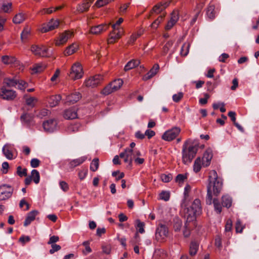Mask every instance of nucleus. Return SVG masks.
<instances>
[{
	"label": "nucleus",
	"instance_id": "f257e3e1",
	"mask_svg": "<svg viewBox=\"0 0 259 259\" xmlns=\"http://www.w3.org/2000/svg\"><path fill=\"white\" fill-rule=\"evenodd\" d=\"M209 183L207 187V194L206 197V203L210 205L212 203V193L218 196L220 193L223 187V181L218 176L215 170H212L209 172Z\"/></svg>",
	"mask_w": 259,
	"mask_h": 259
},
{
	"label": "nucleus",
	"instance_id": "f03ea898",
	"mask_svg": "<svg viewBox=\"0 0 259 259\" xmlns=\"http://www.w3.org/2000/svg\"><path fill=\"white\" fill-rule=\"evenodd\" d=\"M198 151V146L193 145L190 139L187 140L182 148V160L184 164L191 162Z\"/></svg>",
	"mask_w": 259,
	"mask_h": 259
},
{
	"label": "nucleus",
	"instance_id": "7ed1b4c3",
	"mask_svg": "<svg viewBox=\"0 0 259 259\" xmlns=\"http://www.w3.org/2000/svg\"><path fill=\"white\" fill-rule=\"evenodd\" d=\"M184 211L187 222L194 221L197 215H200L202 212L200 200L199 199H195L189 207L185 208Z\"/></svg>",
	"mask_w": 259,
	"mask_h": 259
},
{
	"label": "nucleus",
	"instance_id": "20e7f679",
	"mask_svg": "<svg viewBox=\"0 0 259 259\" xmlns=\"http://www.w3.org/2000/svg\"><path fill=\"white\" fill-rule=\"evenodd\" d=\"M123 82L122 80L120 78L115 79L106 86L101 91V93L105 96L108 95L118 90L122 85Z\"/></svg>",
	"mask_w": 259,
	"mask_h": 259
},
{
	"label": "nucleus",
	"instance_id": "39448f33",
	"mask_svg": "<svg viewBox=\"0 0 259 259\" xmlns=\"http://www.w3.org/2000/svg\"><path fill=\"white\" fill-rule=\"evenodd\" d=\"M113 30L109 34L108 39V44H113L116 42L124 34L123 29L121 27H116V25H112Z\"/></svg>",
	"mask_w": 259,
	"mask_h": 259
},
{
	"label": "nucleus",
	"instance_id": "423d86ee",
	"mask_svg": "<svg viewBox=\"0 0 259 259\" xmlns=\"http://www.w3.org/2000/svg\"><path fill=\"white\" fill-rule=\"evenodd\" d=\"M13 188L9 185L0 186V201L6 200L10 198L13 193Z\"/></svg>",
	"mask_w": 259,
	"mask_h": 259
},
{
	"label": "nucleus",
	"instance_id": "0eeeda50",
	"mask_svg": "<svg viewBox=\"0 0 259 259\" xmlns=\"http://www.w3.org/2000/svg\"><path fill=\"white\" fill-rule=\"evenodd\" d=\"M83 74L82 68L79 63H74L71 69L69 76L73 80H76L82 77Z\"/></svg>",
	"mask_w": 259,
	"mask_h": 259
},
{
	"label": "nucleus",
	"instance_id": "6e6552de",
	"mask_svg": "<svg viewBox=\"0 0 259 259\" xmlns=\"http://www.w3.org/2000/svg\"><path fill=\"white\" fill-rule=\"evenodd\" d=\"M17 96L15 91L7 89L6 87H3L0 89V97L4 100H13Z\"/></svg>",
	"mask_w": 259,
	"mask_h": 259
},
{
	"label": "nucleus",
	"instance_id": "1a4fd4ad",
	"mask_svg": "<svg viewBox=\"0 0 259 259\" xmlns=\"http://www.w3.org/2000/svg\"><path fill=\"white\" fill-rule=\"evenodd\" d=\"M181 129L178 127H174L166 131L162 136V139L166 141H170L175 139L180 134Z\"/></svg>",
	"mask_w": 259,
	"mask_h": 259
},
{
	"label": "nucleus",
	"instance_id": "9d476101",
	"mask_svg": "<svg viewBox=\"0 0 259 259\" xmlns=\"http://www.w3.org/2000/svg\"><path fill=\"white\" fill-rule=\"evenodd\" d=\"M168 234V230L167 227L165 225L159 224L156 230V239L158 241H161L165 238Z\"/></svg>",
	"mask_w": 259,
	"mask_h": 259
},
{
	"label": "nucleus",
	"instance_id": "9b49d317",
	"mask_svg": "<svg viewBox=\"0 0 259 259\" xmlns=\"http://www.w3.org/2000/svg\"><path fill=\"white\" fill-rule=\"evenodd\" d=\"M73 36V33L72 32L69 30H66L60 34L58 38L55 41V45L58 46L63 45Z\"/></svg>",
	"mask_w": 259,
	"mask_h": 259
},
{
	"label": "nucleus",
	"instance_id": "f8f14e48",
	"mask_svg": "<svg viewBox=\"0 0 259 259\" xmlns=\"http://www.w3.org/2000/svg\"><path fill=\"white\" fill-rule=\"evenodd\" d=\"M119 156L121 158H124L125 162H128L130 166H132V161L135 158V154L134 150L129 148L125 149L124 151L120 153Z\"/></svg>",
	"mask_w": 259,
	"mask_h": 259
},
{
	"label": "nucleus",
	"instance_id": "ddd939ff",
	"mask_svg": "<svg viewBox=\"0 0 259 259\" xmlns=\"http://www.w3.org/2000/svg\"><path fill=\"white\" fill-rule=\"evenodd\" d=\"M103 80V77L101 74H97L90 77L85 81L87 87L95 88L101 83Z\"/></svg>",
	"mask_w": 259,
	"mask_h": 259
},
{
	"label": "nucleus",
	"instance_id": "4468645a",
	"mask_svg": "<svg viewBox=\"0 0 259 259\" xmlns=\"http://www.w3.org/2000/svg\"><path fill=\"white\" fill-rule=\"evenodd\" d=\"M59 25V21L58 20L52 19L47 24H44L42 25L40 28V31L42 33L47 32L57 28Z\"/></svg>",
	"mask_w": 259,
	"mask_h": 259
},
{
	"label": "nucleus",
	"instance_id": "2eb2a0df",
	"mask_svg": "<svg viewBox=\"0 0 259 259\" xmlns=\"http://www.w3.org/2000/svg\"><path fill=\"white\" fill-rule=\"evenodd\" d=\"M31 50L35 55L43 57L48 56V49L45 46L33 45L31 47Z\"/></svg>",
	"mask_w": 259,
	"mask_h": 259
},
{
	"label": "nucleus",
	"instance_id": "dca6fc26",
	"mask_svg": "<svg viewBox=\"0 0 259 259\" xmlns=\"http://www.w3.org/2000/svg\"><path fill=\"white\" fill-rule=\"evenodd\" d=\"M57 125V121L53 119L47 120L43 123L44 128L48 132H54L56 129Z\"/></svg>",
	"mask_w": 259,
	"mask_h": 259
},
{
	"label": "nucleus",
	"instance_id": "f3484780",
	"mask_svg": "<svg viewBox=\"0 0 259 259\" xmlns=\"http://www.w3.org/2000/svg\"><path fill=\"white\" fill-rule=\"evenodd\" d=\"M13 149V146L10 144H7L3 147V153L8 159L12 160L14 158Z\"/></svg>",
	"mask_w": 259,
	"mask_h": 259
},
{
	"label": "nucleus",
	"instance_id": "a211bd4d",
	"mask_svg": "<svg viewBox=\"0 0 259 259\" xmlns=\"http://www.w3.org/2000/svg\"><path fill=\"white\" fill-rule=\"evenodd\" d=\"M109 25L102 24L91 28L90 33L93 34L98 35L108 29Z\"/></svg>",
	"mask_w": 259,
	"mask_h": 259
},
{
	"label": "nucleus",
	"instance_id": "6ab92c4d",
	"mask_svg": "<svg viewBox=\"0 0 259 259\" xmlns=\"http://www.w3.org/2000/svg\"><path fill=\"white\" fill-rule=\"evenodd\" d=\"M212 158V152L210 149H207L203 154L202 160V164L204 167L209 165Z\"/></svg>",
	"mask_w": 259,
	"mask_h": 259
},
{
	"label": "nucleus",
	"instance_id": "aec40b11",
	"mask_svg": "<svg viewBox=\"0 0 259 259\" xmlns=\"http://www.w3.org/2000/svg\"><path fill=\"white\" fill-rule=\"evenodd\" d=\"M64 117L67 119H73L77 118V109L74 107L66 110L64 113Z\"/></svg>",
	"mask_w": 259,
	"mask_h": 259
},
{
	"label": "nucleus",
	"instance_id": "412c9836",
	"mask_svg": "<svg viewBox=\"0 0 259 259\" xmlns=\"http://www.w3.org/2000/svg\"><path fill=\"white\" fill-rule=\"evenodd\" d=\"M39 213L36 210H33L29 212L24 222V226L26 227L29 225L33 221L35 220V217Z\"/></svg>",
	"mask_w": 259,
	"mask_h": 259
},
{
	"label": "nucleus",
	"instance_id": "4be33fe9",
	"mask_svg": "<svg viewBox=\"0 0 259 259\" xmlns=\"http://www.w3.org/2000/svg\"><path fill=\"white\" fill-rule=\"evenodd\" d=\"M159 69V66L158 64H154L152 68L151 69V70L146 75L144 76L143 79L145 80H147L152 78L157 73Z\"/></svg>",
	"mask_w": 259,
	"mask_h": 259
},
{
	"label": "nucleus",
	"instance_id": "5701e85b",
	"mask_svg": "<svg viewBox=\"0 0 259 259\" xmlns=\"http://www.w3.org/2000/svg\"><path fill=\"white\" fill-rule=\"evenodd\" d=\"M61 100V96L60 95H54L50 97L48 102L50 106L52 107L58 105Z\"/></svg>",
	"mask_w": 259,
	"mask_h": 259
},
{
	"label": "nucleus",
	"instance_id": "b1692460",
	"mask_svg": "<svg viewBox=\"0 0 259 259\" xmlns=\"http://www.w3.org/2000/svg\"><path fill=\"white\" fill-rule=\"evenodd\" d=\"M81 98V95L79 93H75L70 95L67 97V102L71 104H74L77 102Z\"/></svg>",
	"mask_w": 259,
	"mask_h": 259
},
{
	"label": "nucleus",
	"instance_id": "393cba45",
	"mask_svg": "<svg viewBox=\"0 0 259 259\" xmlns=\"http://www.w3.org/2000/svg\"><path fill=\"white\" fill-rule=\"evenodd\" d=\"M86 159V157H81L77 159H73L70 161L69 163V167L71 168H74L77 166L80 165Z\"/></svg>",
	"mask_w": 259,
	"mask_h": 259
},
{
	"label": "nucleus",
	"instance_id": "a878e982",
	"mask_svg": "<svg viewBox=\"0 0 259 259\" xmlns=\"http://www.w3.org/2000/svg\"><path fill=\"white\" fill-rule=\"evenodd\" d=\"M206 15L207 17L213 20L215 17V6L213 5H210L206 9Z\"/></svg>",
	"mask_w": 259,
	"mask_h": 259
},
{
	"label": "nucleus",
	"instance_id": "bb28decb",
	"mask_svg": "<svg viewBox=\"0 0 259 259\" xmlns=\"http://www.w3.org/2000/svg\"><path fill=\"white\" fill-rule=\"evenodd\" d=\"M140 63L139 60H132L129 61L124 66V70L125 71L130 70L137 66H138Z\"/></svg>",
	"mask_w": 259,
	"mask_h": 259
},
{
	"label": "nucleus",
	"instance_id": "cd10ccee",
	"mask_svg": "<svg viewBox=\"0 0 259 259\" xmlns=\"http://www.w3.org/2000/svg\"><path fill=\"white\" fill-rule=\"evenodd\" d=\"M199 244L197 242L192 241L190 245L189 254L191 256L195 255L198 249Z\"/></svg>",
	"mask_w": 259,
	"mask_h": 259
},
{
	"label": "nucleus",
	"instance_id": "c85d7f7f",
	"mask_svg": "<svg viewBox=\"0 0 259 259\" xmlns=\"http://www.w3.org/2000/svg\"><path fill=\"white\" fill-rule=\"evenodd\" d=\"M78 45L76 44H72L71 45L68 47L64 51L65 55H71L77 50Z\"/></svg>",
	"mask_w": 259,
	"mask_h": 259
},
{
	"label": "nucleus",
	"instance_id": "c756f323",
	"mask_svg": "<svg viewBox=\"0 0 259 259\" xmlns=\"http://www.w3.org/2000/svg\"><path fill=\"white\" fill-rule=\"evenodd\" d=\"M46 68V65L45 64L40 63L34 64L32 68V70L33 73H36L42 71Z\"/></svg>",
	"mask_w": 259,
	"mask_h": 259
},
{
	"label": "nucleus",
	"instance_id": "7c9ffc66",
	"mask_svg": "<svg viewBox=\"0 0 259 259\" xmlns=\"http://www.w3.org/2000/svg\"><path fill=\"white\" fill-rule=\"evenodd\" d=\"M222 205L224 207H230L232 204V199L228 195H223L222 197Z\"/></svg>",
	"mask_w": 259,
	"mask_h": 259
},
{
	"label": "nucleus",
	"instance_id": "2f4dec72",
	"mask_svg": "<svg viewBox=\"0 0 259 259\" xmlns=\"http://www.w3.org/2000/svg\"><path fill=\"white\" fill-rule=\"evenodd\" d=\"M173 228L176 232L180 231L182 226V221L178 218L176 217L173 220Z\"/></svg>",
	"mask_w": 259,
	"mask_h": 259
},
{
	"label": "nucleus",
	"instance_id": "473e14b6",
	"mask_svg": "<svg viewBox=\"0 0 259 259\" xmlns=\"http://www.w3.org/2000/svg\"><path fill=\"white\" fill-rule=\"evenodd\" d=\"M191 188L190 186L188 184H187L186 187H185L184 189V198L183 200V202L182 204V206L186 207V205L185 204V202L188 200V197H189V194L191 191Z\"/></svg>",
	"mask_w": 259,
	"mask_h": 259
},
{
	"label": "nucleus",
	"instance_id": "72a5a7b5",
	"mask_svg": "<svg viewBox=\"0 0 259 259\" xmlns=\"http://www.w3.org/2000/svg\"><path fill=\"white\" fill-rule=\"evenodd\" d=\"M30 33V29L28 26L25 27L21 34L22 41H25L29 36Z\"/></svg>",
	"mask_w": 259,
	"mask_h": 259
},
{
	"label": "nucleus",
	"instance_id": "f704fd0d",
	"mask_svg": "<svg viewBox=\"0 0 259 259\" xmlns=\"http://www.w3.org/2000/svg\"><path fill=\"white\" fill-rule=\"evenodd\" d=\"M30 177L31 178L32 180H33L35 184H38L39 183L40 176L38 171L37 170L33 169L31 171V176Z\"/></svg>",
	"mask_w": 259,
	"mask_h": 259
},
{
	"label": "nucleus",
	"instance_id": "c9c22d12",
	"mask_svg": "<svg viewBox=\"0 0 259 259\" xmlns=\"http://www.w3.org/2000/svg\"><path fill=\"white\" fill-rule=\"evenodd\" d=\"M25 16L22 13L16 14L13 18V21L15 24H20L23 22L25 20Z\"/></svg>",
	"mask_w": 259,
	"mask_h": 259
},
{
	"label": "nucleus",
	"instance_id": "e433bc0d",
	"mask_svg": "<svg viewBox=\"0 0 259 259\" xmlns=\"http://www.w3.org/2000/svg\"><path fill=\"white\" fill-rule=\"evenodd\" d=\"M202 164V160L200 157H198L195 160L194 165H193V169L194 171L196 172H198L201 169Z\"/></svg>",
	"mask_w": 259,
	"mask_h": 259
},
{
	"label": "nucleus",
	"instance_id": "4c0bfd02",
	"mask_svg": "<svg viewBox=\"0 0 259 259\" xmlns=\"http://www.w3.org/2000/svg\"><path fill=\"white\" fill-rule=\"evenodd\" d=\"M99 160L98 158H94L90 165V169L93 171H96L99 168Z\"/></svg>",
	"mask_w": 259,
	"mask_h": 259
},
{
	"label": "nucleus",
	"instance_id": "58836bf2",
	"mask_svg": "<svg viewBox=\"0 0 259 259\" xmlns=\"http://www.w3.org/2000/svg\"><path fill=\"white\" fill-rule=\"evenodd\" d=\"M90 244V242L89 241H85L82 243V245L84 247V249H83L82 251L83 254L87 255L92 251Z\"/></svg>",
	"mask_w": 259,
	"mask_h": 259
},
{
	"label": "nucleus",
	"instance_id": "ea45409f",
	"mask_svg": "<svg viewBox=\"0 0 259 259\" xmlns=\"http://www.w3.org/2000/svg\"><path fill=\"white\" fill-rule=\"evenodd\" d=\"M190 47L189 43L184 44L181 48V55L183 56H186L189 53Z\"/></svg>",
	"mask_w": 259,
	"mask_h": 259
},
{
	"label": "nucleus",
	"instance_id": "a19ab883",
	"mask_svg": "<svg viewBox=\"0 0 259 259\" xmlns=\"http://www.w3.org/2000/svg\"><path fill=\"white\" fill-rule=\"evenodd\" d=\"M3 62L6 64H9L14 63L16 61V58L13 57L4 56L2 58Z\"/></svg>",
	"mask_w": 259,
	"mask_h": 259
},
{
	"label": "nucleus",
	"instance_id": "79ce46f5",
	"mask_svg": "<svg viewBox=\"0 0 259 259\" xmlns=\"http://www.w3.org/2000/svg\"><path fill=\"white\" fill-rule=\"evenodd\" d=\"M213 204L215 210L218 213H220L222 211V204H221L218 199L214 198L213 200Z\"/></svg>",
	"mask_w": 259,
	"mask_h": 259
},
{
	"label": "nucleus",
	"instance_id": "37998d69",
	"mask_svg": "<svg viewBox=\"0 0 259 259\" xmlns=\"http://www.w3.org/2000/svg\"><path fill=\"white\" fill-rule=\"evenodd\" d=\"M12 4L11 3H4L1 9L5 13H10L12 11Z\"/></svg>",
	"mask_w": 259,
	"mask_h": 259
},
{
	"label": "nucleus",
	"instance_id": "c03bdc74",
	"mask_svg": "<svg viewBox=\"0 0 259 259\" xmlns=\"http://www.w3.org/2000/svg\"><path fill=\"white\" fill-rule=\"evenodd\" d=\"M90 7V4L89 2H85L81 5H79L77 8V10L80 12H83L84 11H88Z\"/></svg>",
	"mask_w": 259,
	"mask_h": 259
},
{
	"label": "nucleus",
	"instance_id": "a18cd8bd",
	"mask_svg": "<svg viewBox=\"0 0 259 259\" xmlns=\"http://www.w3.org/2000/svg\"><path fill=\"white\" fill-rule=\"evenodd\" d=\"M187 179V174H179L176 178V182L179 184H183Z\"/></svg>",
	"mask_w": 259,
	"mask_h": 259
},
{
	"label": "nucleus",
	"instance_id": "49530a36",
	"mask_svg": "<svg viewBox=\"0 0 259 259\" xmlns=\"http://www.w3.org/2000/svg\"><path fill=\"white\" fill-rule=\"evenodd\" d=\"M164 16H159L151 25L152 28L156 29L163 20Z\"/></svg>",
	"mask_w": 259,
	"mask_h": 259
},
{
	"label": "nucleus",
	"instance_id": "de8ad7c7",
	"mask_svg": "<svg viewBox=\"0 0 259 259\" xmlns=\"http://www.w3.org/2000/svg\"><path fill=\"white\" fill-rule=\"evenodd\" d=\"M27 171L26 168H22L21 166H19L17 167V174L20 177L26 176Z\"/></svg>",
	"mask_w": 259,
	"mask_h": 259
},
{
	"label": "nucleus",
	"instance_id": "09e8293b",
	"mask_svg": "<svg viewBox=\"0 0 259 259\" xmlns=\"http://www.w3.org/2000/svg\"><path fill=\"white\" fill-rule=\"evenodd\" d=\"M37 101V98L35 97H29L26 99V103L27 105L32 107H34L35 103Z\"/></svg>",
	"mask_w": 259,
	"mask_h": 259
},
{
	"label": "nucleus",
	"instance_id": "8fccbe9b",
	"mask_svg": "<svg viewBox=\"0 0 259 259\" xmlns=\"http://www.w3.org/2000/svg\"><path fill=\"white\" fill-rule=\"evenodd\" d=\"M173 42L172 41H168L164 46L162 50V54L163 55H166L169 50V49L172 47Z\"/></svg>",
	"mask_w": 259,
	"mask_h": 259
},
{
	"label": "nucleus",
	"instance_id": "3c124183",
	"mask_svg": "<svg viewBox=\"0 0 259 259\" xmlns=\"http://www.w3.org/2000/svg\"><path fill=\"white\" fill-rule=\"evenodd\" d=\"M5 82L9 87H15L17 85V80L15 79L6 78Z\"/></svg>",
	"mask_w": 259,
	"mask_h": 259
},
{
	"label": "nucleus",
	"instance_id": "603ef678",
	"mask_svg": "<svg viewBox=\"0 0 259 259\" xmlns=\"http://www.w3.org/2000/svg\"><path fill=\"white\" fill-rule=\"evenodd\" d=\"M244 227V226L242 224L241 221L240 220H237L235 226L236 232L242 233Z\"/></svg>",
	"mask_w": 259,
	"mask_h": 259
},
{
	"label": "nucleus",
	"instance_id": "864d4df0",
	"mask_svg": "<svg viewBox=\"0 0 259 259\" xmlns=\"http://www.w3.org/2000/svg\"><path fill=\"white\" fill-rule=\"evenodd\" d=\"M191 222H188L186 221V223L185 226V229L183 231V235L185 237H188L190 235V230L189 229V223Z\"/></svg>",
	"mask_w": 259,
	"mask_h": 259
},
{
	"label": "nucleus",
	"instance_id": "5fc2aeb1",
	"mask_svg": "<svg viewBox=\"0 0 259 259\" xmlns=\"http://www.w3.org/2000/svg\"><path fill=\"white\" fill-rule=\"evenodd\" d=\"M137 223V228L138 229V231L139 233L142 234L145 232L144 227L145 226V224L144 223L141 222L139 220H136Z\"/></svg>",
	"mask_w": 259,
	"mask_h": 259
},
{
	"label": "nucleus",
	"instance_id": "6e6d98bb",
	"mask_svg": "<svg viewBox=\"0 0 259 259\" xmlns=\"http://www.w3.org/2000/svg\"><path fill=\"white\" fill-rule=\"evenodd\" d=\"M88 170L87 168H82L78 172V177L80 180H83L88 174Z\"/></svg>",
	"mask_w": 259,
	"mask_h": 259
},
{
	"label": "nucleus",
	"instance_id": "4d7b16f0",
	"mask_svg": "<svg viewBox=\"0 0 259 259\" xmlns=\"http://www.w3.org/2000/svg\"><path fill=\"white\" fill-rule=\"evenodd\" d=\"M169 193L166 191H162L159 194V198L164 201H168L169 199Z\"/></svg>",
	"mask_w": 259,
	"mask_h": 259
},
{
	"label": "nucleus",
	"instance_id": "13d9d810",
	"mask_svg": "<svg viewBox=\"0 0 259 259\" xmlns=\"http://www.w3.org/2000/svg\"><path fill=\"white\" fill-rule=\"evenodd\" d=\"M179 19V12L177 11H174L171 14V18L170 20L175 23H177L178 20Z\"/></svg>",
	"mask_w": 259,
	"mask_h": 259
},
{
	"label": "nucleus",
	"instance_id": "bf43d9fd",
	"mask_svg": "<svg viewBox=\"0 0 259 259\" xmlns=\"http://www.w3.org/2000/svg\"><path fill=\"white\" fill-rule=\"evenodd\" d=\"M183 97V93L179 92L177 94H175L172 96V100L175 102H179Z\"/></svg>",
	"mask_w": 259,
	"mask_h": 259
},
{
	"label": "nucleus",
	"instance_id": "052dcab7",
	"mask_svg": "<svg viewBox=\"0 0 259 259\" xmlns=\"http://www.w3.org/2000/svg\"><path fill=\"white\" fill-rule=\"evenodd\" d=\"M17 84L18 88L20 90H24L27 87L28 85L27 82L22 80H17Z\"/></svg>",
	"mask_w": 259,
	"mask_h": 259
},
{
	"label": "nucleus",
	"instance_id": "680f3d73",
	"mask_svg": "<svg viewBox=\"0 0 259 259\" xmlns=\"http://www.w3.org/2000/svg\"><path fill=\"white\" fill-rule=\"evenodd\" d=\"M161 179L164 183L169 182L172 179L171 175L162 174L161 175Z\"/></svg>",
	"mask_w": 259,
	"mask_h": 259
},
{
	"label": "nucleus",
	"instance_id": "e2e57ef3",
	"mask_svg": "<svg viewBox=\"0 0 259 259\" xmlns=\"http://www.w3.org/2000/svg\"><path fill=\"white\" fill-rule=\"evenodd\" d=\"M40 161L37 158H33L30 161V165L32 167L36 168L39 166Z\"/></svg>",
	"mask_w": 259,
	"mask_h": 259
},
{
	"label": "nucleus",
	"instance_id": "0e129e2a",
	"mask_svg": "<svg viewBox=\"0 0 259 259\" xmlns=\"http://www.w3.org/2000/svg\"><path fill=\"white\" fill-rule=\"evenodd\" d=\"M52 249L49 251L51 254H53L55 252L61 249V247L60 245L53 244H51Z\"/></svg>",
	"mask_w": 259,
	"mask_h": 259
},
{
	"label": "nucleus",
	"instance_id": "69168bd1",
	"mask_svg": "<svg viewBox=\"0 0 259 259\" xmlns=\"http://www.w3.org/2000/svg\"><path fill=\"white\" fill-rule=\"evenodd\" d=\"M59 238L57 236H53L50 238V240L48 242L49 244H55L56 242L59 241Z\"/></svg>",
	"mask_w": 259,
	"mask_h": 259
},
{
	"label": "nucleus",
	"instance_id": "338daca9",
	"mask_svg": "<svg viewBox=\"0 0 259 259\" xmlns=\"http://www.w3.org/2000/svg\"><path fill=\"white\" fill-rule=\"evenodd\" d=\"M232 226V223L231 220H228L226 226H225V231L229 232L231 230Z\"/></svg>",
	"mask_w": 259,
	"mask_h": 259
},
{
	"label": "nucleus",
	"instance_id": "774afa93",
	"mask_svg": "<svg viewBox=\"0 0 259 259\" xmlns=\"http://www.w3.org/2000/svg\"><path fill=\"white\" fill-rule=\"evenodd\" d=\"M163 10V9H162V7H161V5H160L159 3L155 5L152 9V11L157 14L160 13Z\"/></svg>",
	"mask_w": 259,
	"mask_h": 259
}]
</instances>
